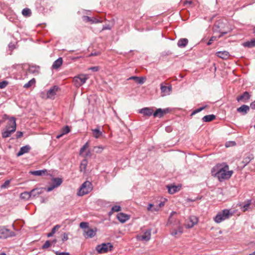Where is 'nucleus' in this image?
<instances>
[{"mask_svg": "<svg viewBox=\"0 0 255 255\" xmlns=\"http://www.w3.org/2000/svg\"><path fill=\"white\" fill-rule=\"evenodd\" d=\"M221 166L215 174L220 181L229 179L233 173V171L229 170V166L226 163H224Z\"/></svg>", "mask_w": 255, "mask_h": 255, "instance_id": "1", "label": "nucleus"}, {"mask_svg": "<svg viewBox=\"0 0 255 255\" xmlns=\"http://www.w3.org/2000/svg\"><path fill=\"white\" fill-rule=\"evenodd\" d=\"M92 190L93 185L92 183L89 181H86L81 185L77 194L78 196H82L88 194Z\"/></svg>", "mask_w": 255, "mask_h": 255, "instance_id": "2", "label": "nucleus"}, {"mask_svg": "<svg viewBox=\"0 0 255 255\" xmlns=\"http://www.w3.org/2000/svg\"><path fill=\"white\" fill-rule=\"evenodd\" d=\"M232 214L229 209H224L219 212L214 218V221L217 223H220L223 221L227 219Z\"/></svg>", "mask_w": 255, "mask_h": 255, "instance_id": "3", "label": "nucleus"}, {"mask_svg": "<svg viewBox=\"0 0 255 255\" xmlns=\"http://www.w3.org/2000/svg\"><path fill=\"white\" fill-rule=\"evenodd\" d=\"M15 236L14 232L10 231L5 226H0V239H5Z\"/></svg>", "mask_w": 255, "mask_h": 255, "instance_id": "4", "label": "nucleus"}, {"mask_svg": "<svg viewBox=\"0 0 255 255\" xmlns=\"http://www.w3.org/2000/svg\"><path fill=\"white\" fill-rule=\"evenodd\" d=\"M113 248V245L110 243H103L98 245L96 248V251L100 254L107 253L109 251H111Z\"/></svg>", "mask_w": 255, "mask_h": 255, "instance_id": "5", "label": "nucleus"}, {"mask_svg": "<svg viewBox=\"0 0 255 255\" xmlns=\"http://www.w3.org/2000/svg\"><path fill=\"white\" fill-rule=\"evenodd\" d=\"M88 77L86 75H80L76 76L73 79L74 85L77 87H79L86 83Z\"/></svg>", "mask_w": 255, "mask_h": 255, "instance_id": "6", "label": "nucleus"}, {"mask_svg": "<svg viewBox=\"0 0 255 255\" xmlns=\"http://www.w3.org/2000/svg\"><path fill=\"white\" fill-rule=\"evenodd\" d=\"M160 90L162 96L169 95L172 91V86L171 85L164 86L162 83L160 84Z\"/></svg>", "mask_w": 255, "mask_h": 255, "instance_id": "7", "label": "nucleus"}, {"mask_svg": "<svg viewBox=\"0 0 255 255\" xmlns=\"http://www.w3.org/2000/svg\"><path fill=\"white\" fill-rule=\"evenodd\" d=\"M16 128V124L13 125V127L12 129L5 128V130L2 132L1 135L3 138H7L9 137L11 134L15 131Z\"/></svg>", "mask_w": 255, "mask_h": 255, "instance_id": "8", "label": "nucleus"}, {"mask_svg": "<svg viewBox=\"0 0 255 255\" xmlns=\"http://www.w3.org/2000/svg\"><path fill=\"white\" fill-rule=\"evenodd\" d=\"M254 155L251 153L246 154L243 158V159L241 162L242 164V167H245L251 160L254 159Z\"/></svg>", "mask_w": 255, "mask_h": 255, "instance_id": "9", "label": "nucleus"}, {"mask_svg": "<svg viewBox=\"0 0 255 255\" xmlns=\"http://www.w3.org/2000/svg\"><path fill=\"white\" fill-rule=\"evenodd\" d=\"M169 111V109H157L155 112H153V116L154 117L161 118L164 115L168 113Z\"/></svg>", "mask_w": 255, "mask_h": 255, "instance_id": "10", "label": "nucleus"}, {"mask_svg": "<svg viewBox=\"0 0 255 255\" xmlns=\"http://www.w3.org/2000/svg\"><path fill=\"white\" fill-rule=\"evenodd\" d=\"M97 231V229L96 228L93 229L89 228L88 230L85 231L84 236L87 238H92L96 235Z\"/></svg>", "mask_w": 255, "mask_h": 255, "instance_id": "11", "label": "nucleus"}, {"mask_svg": "<svg viewBox=\"0 0 255 255\" xmlns=\"http://www.w3.org/2000/svg\"><path fill=\"white\" fill-rule=\"evenodd\" d=\"M216 55L222 59L226 60L229 58L230 54L227 51H220L216 52Z\"/></svg>", "mask_w": 255, "mask_h": 255, "instance_id": "12", "label": "nucleus"}, {"mask_svg": "<svg viewBox=\"0 0 255 255\" xmlns=\"http://www.w3.org/2000/svg\"><path fill=\"white\" fill-rule=\"evenodd\" d=\"M153 110L149 108H144L139 110V113L144 116H151L153 115Z\"/></svg>", "mask_w": 255, "mask_h": 255, "instance_id": "13", "label": "nucleus"}, {"mask_svg": "<svg viewBox=\"0 0 255 255\" xmlns=\"http://www.w3.org/2000/svg\"><path fill=\"white\" fill-rule=\"evenodd\" d=\"M117 219L120 222L124 223L129 219V216L125 213H120L117 215Z\"/></svg>", "mask_w": 255, "mask_h": 255, "instance_id": "14", "label": "nucleus"}, {"mask_svg": "<svg viewBox=\"0 0 255 255\" xmlns=\"http://www.w3.org/2000/svg\"><path fill=\"white\" fill-rule=\"evenodd\" d=\"M31 149V147L29 145H26L21 147L19 151L17 153V156H20L24 153H28Z\"/></svg>", "mask_w": 255, "mask_h": 255, "instance_id": "15", "label": "nucleus"}, {"mask_svg": "<svg viewBox=\"0 0 255 255\" xmlns=\"http://www.w3.org/2000/svg\"><path fill=\"white\" fill-rule=\"evenodd\" d=\"M168 193L170 194H173L180 190L181 186L176 185H167Z\"/></svg>", "mask_w": 255, "mask_h": 255, "instance_id": "16", "label": "nucleus"}, {"mask_svg": "<svg viewBox=\"0 0 255 255\" xmlns=\"http://www.w3.org/2000/svg\"><path fill=\"white\" fill-rule=\"evenodd\" d=\"M198 222V219L195 216L190 217L189 222L186 225L187 228H192Z\"/></svg>", "mask_w": 255, "mask_h": 255, "instance_id": "17", "label": "nucleus"}, {"mask_svg": "<svg viewBox=\"0 0 255 255\" xmlns=\"http://www.w3.org/2000/svg\"><path fill=\"white\" fill-rule=\"evenodd\" d=\"M58 87L56 86H53L50 88L47 92V97L48 98H51L56 94V92L58 91Z\"/></svg>", "mask_w": 255, "mask_h": 255, "instance_id": "18", "label": "nucleus"}, {"mask_svg": "<svg viewBox=\"0 0 255 255\" xmlns=\"http://www.w3.org/2000/svg\"><path fill=\"white\" fill-rule=\"evenodd\" d=\"M83 19L84 21L86 22H91L92 23H97L101 22L102 21L99 20L96 17H89L88 16H84L83 17Z\"/></svg>", "mask_w": 255, "mask_h": 255, "instance_id": "19", "label": "nucleus"}, {"mask_svg": "<svg viewBox=\"0 0 255 255\" xmlns=\"http://www.w3.org/2000/svg\"><path fill=\"white\" fill-rule=\"evenodd\" d=\"M151 238V230H148L146 231L140 237L141 240L147 241Z\"/></svg>", "mask_w": 255, "mask_h": 255, "instance_id": "20", "label": "nucleus"}, {"mask_svg": "<svg viewBox=\"0 0 255 255\" xmlns=\"http://www.w3.org/2000/svg\"><path fill=\"white\" fill-rule=\"evenodd\" d=\"M250 97L251 96L249 92H245L242 95L238 97L237 99L239 102L242 100H244V101L246 102L250 98Z\"/></svg>", "mask_w": 255, "mask_h": 255, "instance_id": "21", "label": "nucleus"}, {"mask_svg": "<svg viewBox=\"0 0 255 255\" xmlns=\"http://www.w3.org/2000/svg\"><path fill=\"white\" fill-rule=\"evenodd\" d=\"M219 24H220L219 22L215 24L213 27V29L215 31H218V32L221 33V34L219 36V38H220L223 35L227 34L228 33V31H224L223 30H222L220 28L221 26L219 25Z\"/></svg>", "mask_w": 255, "mask_h": 255, "instance_id": "22", "label": "nucleus"}, {"mask_svg": "<svg viewBox=\"0 0 255 255\" xmlns=\"http://www.w3.org/2000/svg\"><path fill=\"white\" fill-rule=\"evenodd\" d=\"M42 193V189L40 188H35L31 190L29 193L30 195V197H35Z\"/></svg>", "mask_w": 255, "mask_h": 255, "instance_id": "23", "label": "nucleus"}, {"mask_svg": "<svg viewBox=\"0 0 255 255\" xmlns=\"http://www.w3.org/2000/svg\"><path fill=\"white\" fill-rule=\"evenodd\" d=\"M250 110V107L246 105H243L237 109V111L242 113L243 115H246Z\"/></svg>", "mask_w": 255, "mask_h": 255, "instance_id": "24", "label": "nucleus"}, {"mask_svg": "<svg viewBox=\"0 0 255 255\" xmlns=\"http://www.w3.org/2000/svg\"><path fill=\"white\" fill-rule=\"evenodd\" d=\"M92 131L94 137L96 138H99L103 133L102 131L100 130L99 127H98L95 129H92Z\"/></svg>", "mask_w": 255, "mask_h": 255, "instance_id": "25", "label": "nucleus"}, {"mask_svg": "<svg viewBox=\"0 0 255 255\" xmlns=\"http://www.w3.org/2000/svg\"><path fill=\"white\" fill-rule=\"evenodd\" d=\"M63 63L62 58L59 57L56 60H55L52 65V68L54 69L59 68Z\"/></svg>", "mask_w": 255, "mask_h": 255, "instance_id": "26", "label": "nucleus"}, {"mask_svg": "<svg viewBox=\"0 0 255 255\" xmlns=\"http://www.w3.org/2000/svg\"><path fill=\"white\" fill-rule=\"evenodd\" d=\"M16 124V119L14 117H10L9 119L8 122L7 123L5 128L12 129L13 127V124Z\"/></svg>", "mask_w": 255, "mask_h": 255, "instance_id": "27", "label": "nucleus"}, {"mask_svg": "<svg viewBox=\"0 0 255 255\" xmlns=\"http://www.w3.org/2000/svg\"><path fill=\"white\" fill-rule=\"evenodd\" d=\"M47 172V170L46 169L35 170L30 172L32 175L35 176H42L43 175H45Z\"/></svg>", "mask_w": 255, "mask_h": 255, "instance_id": "28", "label": "nucleus"}, {"mask_svg": "<svg viewBox=\"0 0 255 255\" xmlns=\"http://www.w3.org/2000/svg\"><path fill=\"white\" fill-rule=\"evenodd\" d=\"M188 40L187 38H181L178 42L177 45L179 47H185L188 44Z\"/></svg>", "mask_w": 255, "mask_h": 255, "instance_id": "29", "label": "nucleus"}, {"mask_svg": "<svg viewBox=\"0 0 255 255\" xmlns=\"http://www.w3.org/2000/svg\"><path fill=\"white\" fill-rule=\"evenodd\" d=\"M183 233V228L181 226L178 227L177 229H173L171 232V235L176 236L177 235H180Z\"/></svg>", "mask_w": 255, "mask_h": 255, "instance_id": "30", "label": "nucleus"}, {"mask_svg": "<svg viewBox=\"0 0 255 255\" xmlns=\"http://www.w3.org/2000/svg\"><path fill=\"white\" fill-rule=\"evenodd\" d=\"M243 46L245 47L252 48L255 46V39H252L251 41H248L243 43Z\"/></svg>", "mask_w": 255, "mask_h": 255, "instance_id": "31", "label": "nucleus"}, {"mask_svg": "<svg viewBox=\"0 0 255 255\" xmlns=\"http://www.w3.org/2000/svg\"><path fill=\"white\" fill-rule=\"evenodd\" d=\"M40 67L38 66H30L28 68V71L30 73L38 74Z\"/></svg>", "mask_w": 255, "mask_h": 255, "instance_id": "32", "label": "nucleus"}, {"mask_svg": "<svg viewBox=\"0 0 255 255\" xmlns=\"http://www.w3.org/2000/svg\"><path fill=\"white\" fill-rule=\"evenodd\" d=\"M128 80H134L140 84H142L144 82V79L143 77H138L137 76H131L128 79Z\"/></svg>", "mask_w": 255, "mask_h": 255, "instance_id": "33", "label": "nucleus"}, {"mask_svg": "<svg viewBox=\"0 0 255 255\" xmlns=\"http://www.w3.org/2000/svg\"><path fill=\"white\" fill-rule=\"evenodd\" d=\"M216 116L214 115H208L202 118L204 122H209L215 119Z\"/></svg>", "mask_w": 255, "mask_h": 255, "instance_id": "34", "label": "nucleus"}, {"mask_svg": "<svg viewBox=\"0 0 255 255\" xmlns=\"http://www.w3.org/2000/svg\"><path fill=\"white\" fill-rule=\"evenodd\" d=\"M87 163H88V161H87V160L86 159H83L81 161L80 166V171L81 172H84L85 171L87 166Z\"/></svg>", "mask_w": 255, "mask_h": 255, "instance_id": "35", "label": "nucleus"}, {"mask_svg": "<svg viewBox=\"0 0 255 255\" xmlns=\"http://www.w3.org/2000/svg\"><path fill=\"white\" fill-rule=\"evenodd\" d=\"M22 14L25 17H29L31 15V11L28 8H25L22 10Z\"/></svg>", "mask_w": 255, "mask_h": 255, "instance_id": "36", "label": "nucleus"}, {"mask_svg": "<svg viewBox=\"0 0 255 255\" xmlns=\"http://www.w3.org/2000/svg\"><path fill=\"white\" fill-rule=\"evenodd\" d=\"M35 83V80L34 78L31 79L27 83L25 84L23 86V87L25 88H28L34 85Z\"/></svg>", "mask_w": 255, "mask_h": 255, "instance_id": "37", "label": "nucleus"}, {"mask_svg": "<svg viewBox=\"0 0 255 255\" xmlns=\"http://www.w3.org/2000/svg\"><path fill=\"white\" fill-rule=\"evenodd\" d=\"M251 204V200H248L247 203L243 205V207H241V210L243 212H246L248 210Z\"/></svg>", "mask_w": 255, "mask_h": 255, "instance_id": "38", "label": "nucleus"}, {"mask_svg": "<svg viewBox=\"0 0 255 255\" xmlns=\"http://www.w3.org/2000/svg\"><path fill=\"white\" fill-rule=\"evenodd\" d=\"M60 185V182L58 181L57 185H54L53 184L48 186L46 189L47 192H50L53 190L55 188H56Z\"/></svg>", "mask_w": 255, "mask_h": 255, "instance_id": "39", "label": "nucleus"}, {"mask_svg": "<svg viewBox=\"0 0 255 255\" xmlns=\"http://www.w3.org/2000/svg\"><path fill=\"white\" fill-rule=\"evenodd\" d=\"M80 227L81 228L84 229V232L86 230H88L89 227V223L88 222H83L80 224Z\"/></svg>", "mask_w": 255, "mask_h": 255, "instance_id": "40", "label": "nucleus"}, {"mask_svg": "<svg viewBox=\"0 0 255 255\" xmlns=\"http://www.w3.org/2000/svg\"><path fill=\"white\" fill-rule=\"evenodd\" d=\"M21 199H28L30 198V195L28 192H24L20 194Z\"/></svg>", "mask_w": 255, "mask_h": 255, "instance_id": "41", "label": "nucleus"}, {"mask_svg": "<svg viewBox=\"0 0 255 255\" xmlns=\"http://www.w3.org/2000/svg\"><path fill=\"white\" fill-rule=\"evenodd\" d=\"M121 210V207L120 206L115 205L111 209V211L110 212V213L114 212H119Z\"/></svg>", "mask_w": 255, "mask_h": 255, "instance_id": "42", "label": "nucleus"}, {"mask_svg": "<svg viewBox=\"0 0 255 255\" xmlns=\"http://www.w3.org/2000/svg\"><path fill=\"white\" fill-rule=\"evenodd\" d=\"M62 132V134H66L69 133L70 131V129L69 126H65L61 130Z\"/></svg>", "mask_w": 255, "mask_h": 255, "instance_id": "43", "label": "nucleus"}, {"mask_svg": "<svg viewBox=\"0 0 255 255\" xmlns=\"http://www.w3.org/2000/svg\"><path fill=\"white\" fill-rule=\"evenodd\" d=\"M104 149V147H103L101 145L96 146L94 147V149L95 150V151L96 153L101 152Z\"/></svg>", "mask_w": 255, "mask_h": 255, "instance_id": "44", "label": "nucleus"}, {"mask_svg": "<svg viewBox=\"0 0 255 255\" xmlns=\"http://www.w3.org/2000/svg\"><path fill=\"white\" fill-rule=\"evenodd\" d=\"M207 105H205V106H203V107H200L197 109H196L192 113L191 116H193V115L202 111V110L205 109L207 107Z\"/></svg>", "mask_w": 255, "mask_h": 255, "instance_id": "45", "label": "nucleus"}, {"mask_svg": "<svg viewBox=\"0 0 255 255\" xmlns=\"http://www.w3.org/2000/svg\"><path fill=\"white\" fill-rule=\"evenodd\" d=\"M89 147V143L87 142L80 149V155H81L82 153L85 150V149Z\"/></svg>", "mask_w": 255, "mask_h": 255, "instance_id": "46", "label": "nucleus"}, {"mask_svg": "<svg viewBox=\"0 0 255 255\" xmlns=\"http://www.w3.org/2000/svg\"><path fill=\"white\" fill-rule=\"evenodd\" d=\"M8 85V82L6 81H2L0 82V89L4 88Z\"/></svg>", "mask_w": 255, "mask_h": 255, "instance_id": "47", "label": "nucleus"}, {"mask_svg": "<svg viewBox=\"0 0 255 255\" xmlns=\"http://www.w3.org/2000/svg\"><path fill=\"white\" fill-rule=\"evenodd\" d=\"M52 181L53 182V184L54 185H57L58 181H60V185L61 184V183L62 182V179L60 178H53Z\"/></svg>", "mask_w": 255, "mask_h": 255, "instance_id": "48", "label": "nucleus"}, {"mask_svg": "<svg viewBox=\"0 0 255 255\" xmlns=\"http://www.w3.org/2000/svg\"><path fill=\"white\" fill-rule=\"evenodd\" d=\"M51 245L50 242L49 241H47L42 246V249H45L49 248Z\"/></svg>", "mask_w": 255, "mask_h": 255, "instance_id": "49", "label": "nucleus"}, {"mask_svg": "<svg viewBox=\"0 0 255 255\" xmlns=\"http://www.w3.org/2000/svg\"><path fill=\"white\" fill-rule=\"evenodd\" d=\"M60 225H57L56 226H55L51 230V232L54 234L55 233H56V231L58 230L60 228Z\"/></svg>", "mask_w": 255, "mask_h": 255, "instance_id": "50", "label": "nucleus"}, {"mask_svg": "<svg viewBox=\"0 0 255 255\" xmlns=\"http://www.w3.org/2000/svg\"><path fill=\"white\" fill-rule=\"evenodd\" d=\"M10 180H6L4 182V183L1 186V188H6L8 187L9 184Z\"/></svg>", "mask_w": 255, "mask_h": 255, "instance_id": "51", "label": "nucleus"}, {"mask_svg": "<svg viewBox=\"0 0 255 255\" xmlns=\"http://www.w3.org/2000/svg\"><path fill=\"white\" fill-rule=\"evenodd\" d=\"M217 39V37H215V36H212L210 38V39H209V41L207 43V45H211L213 41L216 40Z\"/></svg>", "mask_w": 255, "mask_h": 255, "instance_id": "52", "label": "nucleus"}, {"mask_svg": "<svg viewBox=\"0 0 255 255\" xmlns=\"http://www.w3.org/2000/svg\"><path fill=\"white\" fill-rule=\"evenodd\" d=\"M68 240V234L67 233H64L63 234V238L62 239V241L63 242H65V241H67Z\"/></svg>", "mask_w": 255, "mask_h": 255, "instance_id": "53", "label": "nucleus"}, {"mask_svg": "<svg viewBox=\"0 0 255 255\" xmlns=\"http://www.w3.org/2000/svg\"><path fill=\"white\" fill-rule=\"evenodd\" d=\"M89 70H91L94 72H97L99 70V67L98 66L92 67L89 68Z\"/></svg>", "mask_w": 255, "mask_h": 255, "instance_id": "54", "label": "nucleus"}, {"mask_svg": "<svg viewBox=\"0 0 255 255\" xmlns=\"http://www.w3.org/2000/svg\"><path fill=\"white\" fill-rule=\"evenodd\" d=\"M153 207V205L151 203H149L148 205V207L147 208V210L148 211H152V209Z\"/></svg>", "mask_w": 255, "mask_h": 255, "instance_id": "55", "label": "nucleus"}, {"mask_svg": "<svg viewBox=\"0 0 255 255\" xmlns=\"http://www.w3.org/2000/svg\"><path fill=\"white\" fill-rule=\"evenodd\" d=\"M111 29V27L110 25H104L102 28V30H110Z\"/></svg>", "mask_w": 255, "mask_h": 255, "instance_id": "56", "label": "nucleus"}, {"mask_svg": "<svg viewBox=\"0 0 255 255\" xmlns=\"http://www.w3.org/2000/svg\"><path fill=\"white\" fill-rule=\"evenodd\" d=\"M56 254L57 255H69V253H66V252L60 253V252H57Z\"/></svg>", "mask_w": 255, "mask_h": 255, "instance_id": "57", "label": "nucleus"}, {"mask_svg": "<svg viewBox=\"0 0 255 255\" xmlns=\"http://www.w3.org/2000/svg\"><path fill=\"white\" fill-rule=\"evenodd\" d=\"M23 135V132L21 131H17L16 132V137L17 138H20Z\"/></svg>", "mask_w": 255, "mask_h": 255, "instance_id": "58", "label": "nucleus"}, {"mask_svg": "<svg viewBox=\"0 0 255 255\" xmlns=\"http://www.w3.org/2000/svg\"><path fill=\"white\" fill-rule=\"evenodd\" d=\"M159 207H158V206H155L154 207H153V209H152V212H154V211H159Z\"/></svg>", "mask_w": 255, "mask_h": 255, "instance_id": "59", "label": "nucleus"}, {"mask_svg": "<svg viewBox=\"0 0 255 255\" xmlns=\"http://www.w3.org/2000/svg\"><path fill=\"white\" fill-rule=\"evenodd\" d=\"M250 107L252 109H255V101L251 104Z\"/></svg>", "mask_w": 255, "mask_h": 255, "instance_id": "60", "label": "nucleus"}, {"mask_svg": "<svg viewBox=\"0 0 255 255\" xmlns=\"http://www.w3.org/2000/svg\"><path fill=\"white\" fill-rule=\"evenodd\" d=\"M165 205V202L164 201H162V202H161L158 205V207L159 208H161V207H163Z\"/></svg>", "mask_w": 255, "mask_h": 255, "instance_id": "61", "label": "nucleus"}, {"mask_svg": "<svg viewBox=\"0 0 255 255\" xmlns=\"http://www.w3.org/2000/svg\"><path fill=\"white\" fill-rule=\"evenodd\" d=\"M176 214V212H175V211H172L170 214V216H169V221L170 220V219H171V218L172 217V216H173L174 214Z\"/></svg>", "mask_w": 255, "mask_h": 255, "instance_id": "62", "label": "nucleus"}, {"mask_svg": "<svg viewBox=\"0 0 255 255\" xmlns=\"http://www.w3.org/2000/svg\"><path fill=\"white\" fill-rule=\"evenodd\" d=\"M10 118L6 114L4 115L3 116V119H7V120H9V119Z\"/></svg>", "mask_w": 255, "mask_h": 255, "instance_id": "63", "label": "nucleus"}, {"mask_svg": "<svg viewBox=\"0 0 255 255\" xmlns=\"http://www.w3.org/2000/svg\"><path fill=\"white\" fill-rule=\"evenodd\" d=\"M53 235H54V234H53L51 232H50V233H49L47 234V237H52Z\"/></svg>", "mask_w": 255, "mask_h": 255, "instance_id": "64", "label": "nucleus"}]
</instances>
